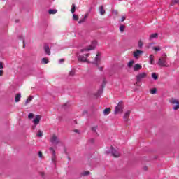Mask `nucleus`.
<instances>
[{
    "label": "nucleus",
    "instance_id": "obj_1",
    "mask_svg": "<svg viewBox=\"0 0 179 179\" xmlns=\"http://www.w3.org/2000/svg\"><path fill=\"white\" fill-rule=\"evenodd\" d=\"M124 113V103L122 101H120L117 103V106H115L114 114L117 115V114H122Z\"/></svg>",
    "mask_w": 179,
    "mask_h": 179
},
{
    "label": "nucleus",
    "instance_id": "obj_2",
    "mask_svg": "<svg viewBox=\"0 0 179 179\" xmlns=\"http://www.w3.org/2000/svg\"><path fill=\"white\" fill-rule=\"evenodd\" d=\"M166 58H167L166 55L159 58V59L158 61V65H159V66H163V67L169 66V65H167V59H166Z\"/></svg>",
    "mask_w": 179,
    "mask_h": 179
},
{
    "label": "nucleus",
    "instance_id": "obj_3",
    "mask_svg": "<svg viewBox=\"0 0 179 179\" xmlns=\"http://www.w3.org/2000/svg\"><path fill=\"white\" fill-rule=\"evenodd\" d=\"M148 78V73L143 72L137 74L136 76V82H142L143 79H146Z\"/></svg>",
    "mask_w": 179,
    "mask_h": 179
},
{
    "label": "nucleus",
    "instance_id": "obj_4",
    "mask_svg": "<svg viewBox=\"0 0 179 179\" xmlns=\"http://www.w3.org/2000/svg\"><path fill=\"white\" fill-rule=\"evenodd\" d=\"M50 142L53 145H59V143H61V141L58 138V136L56 134H53L50 137Z\"/></svg>",
    "mask_w": 179,
    "mask_h": 179
},
{
    "label": "nucleus",
    "instance_id": "obj_5",
    "mask_svg": "<svg viewBox=\"0 0 179 179\" xmlns=\"http://www.w3.org/2000/svg\"><path fill=\"white\" fill-rule=\"evenodd\" d=\"M106 153H111L113 157H120L121 156V154L120 153V152L115 150L113 146L110 147V151L106 152Z\"/></svg>",
    "mask_w": 179,
    "mask_h": 179
},
{
    "label": "nucleus",
    "instance_id": "obj_6",
    "mask_svg": "<svg viewBox=\"0 0 179 179\" xmlns=\"http://www.w3.org/2000/svg\"><path fill=\"white\" fill-rule=\"evenodd\" d=\"M169 102L171 104H176V106L173 107V110H175V111L179 109V101L178 99L172 98L169 100Z\"/></svg>",
    "mask_w": 179,
    "mask_h": 179
},
{
    "label": "nucleus",
    "instance_id": "obj_7",
    "mask_svg": "<svg viewBox=\"0 0 179 179\" xmlns=\"http://www.w3.org/2000/svg\"><path fill=\"white\" fill-rule=\"evenodd\" d=\"M143 54V51L140 50H136V51L133 52V56L136 59H139L140 57Z\"/></svg>",
    "mask_w": 179,
    "mask_h": 179
},
{
    "label": "nucleus",
    "instance_id": "obj_8",
    "mask_svg": "<svg viewBox=\"0 0 179 179\" xmlns=\"http://www.w3.org/2000/svg\"><path fill=\"white\" fill-rule=\"evenodd\" d=\"M89 55H90V54H85L83 55H80L78 57V61H81L82 62H87V57H89Z\"/></svg>",
    "mask_w": 179,
    "mask_h": 179
},
{
    "label": "nucleus",
    "instance_id": "obj_9",
    "mask_svg": "<svg viewBox=\"0 0 179 179\" xmlns=\"http://www.w3.org/2000/svg\"><path fill=\"white\" fill-rule=\"evenodd\" d=\"M129 115H131V110H127L125 112L124 115L123 117L124 121L125 122H128L129 119Z\"/></svg>",
    "mask_w": 179,
    "mask_h": 179
},
{
    "label": "nucleus",
    "instance_id": "obj_10",
    "mask_svg": "<svg viewBox=\"0 0 179 179\" xmlns=\"http://www.w3.org/2000/svg\"><path fill=\"white\" fill-rule=\"evenodd\" d=\"M41 120V116L40 115H38L34 119L33 122H34V124H35V125H38V124H40Z\"/></svg>",
    "mask_w": 179,
    "mask_h": 179
},
{
    "label": "nucleus",
    "instance_id": "obj_11",
    "mask_svg": "<svg viewBox=\"0 0 179 179\" xmlns=\"http://www.w3.org/2000/svg\"><path fill=\"white\" fill-rule=\"evenodd\" d=\"M96 46L94 45H91L84 49H82L80 51L81 52H84V51H90L91 50H94Z\"/></svg>",
    "mask_w": 179,
    "mask_h": 179
},
{
    "label": "nucleus",
    "instance_id": "obj_12",
    "mask_svg": "<svg viewBox=\"0 0 179 179\" xmlns=\"http://www.w3.org/2000/svg\"><path fill=\"white\" fill-rule=\"evenodd\" d=\"M44 51L47 55H51V50H50V46H48V45H45Z\"/></svg>",
    "mask_w": 179,
    "mask_h": 179
},
{
    "label": "nucleus",
    "instance_id": "obj_13",
    "mask_svg": "<svg viewBox=\"0 0 179 179\" xmlns=\"http://www.w3.org/2000/svg\"><path fill=\"white\" fill-rule=\"evenodd\" d=\"M142 69V65L139 64H136L134 66V72H138V71H141Z\"/></svg>",
    "mask_w": 179,
    "mask_h": 179
},
{
    "label": "nucleus",
    "instance_id": "obj_14",
    "mask_svg": "<svg viewBox=\"0 0 179 179\" xmlns=\"http://www.w3.org/2000/svg\"><path fill=\"white\" fill-rule=\"evenodd\" d=\"M20 99H22V94H17L15 95V103H19V101H20Z\"/></svg>",
    "mask_w": 179,
    "mask_h": 179
},
{
    "label": "nucleus",
    "instance_id": "obj_15",
    "mask_svg": "<svg viewBox=\"0 0 179 179\" xmlns=\"http://www.w3.org/2000/svg\"><path fill=\"white\" fill-rule=\"evenodd\" d=\"M100 53L99 52H98L97 54H96V57H95V62H96V65H99V62H100Z\"/></svg>",
    "mask_w": 179,
    "mask_h": 179
},
{
    "label": "nucleus",
    "instance_id": "obj_16",
    "mask_svg": "<svg viewBox=\"0 0 179 179\" xmlns=\"http://www.w3.org/2000/svg\"><path fill=\"white\" fill-rule=\"evenodd\" d=\"M99 13H100V15H105L106 14V10H104V6H100Z\"/></svg>",
    "mask_w": 179,
    "mask_h": 179
},
{
    "label": "nucleus",
    "instance_id": "obj_17",
    "mask_svg": "<svg viewBox=\"0 0 179 179\" xmlns=\"http://www.w3.org/2000/svg\"><path fill=\"white\" fill-rule=\"evenodd\" d=\"M110 113H111V108H107L103 110V114L105 115H108V114H110Z\"/></svg>",
    "mask_w": 179,
    "mask_h": 179
},
{
    "label": "nucleus",
    "instance_id": "obj_18",
    "mask_svg": "<svg viewBox=\"0 0 179 179\" xmlns=\"http://www.w3.org/2000/svg\"><path fill=\"white\" fill-rule=\"evenodd\" d=\"M154 58H155V56H153V55H150L149 56L150 64L151 65H153Z\"/></svg>",
    "mask_w": 179,
    "mask_h": 179
},
{
    "label": "nucleus",
    "instance_id": "obj_19",
    "mask_svg": "<svg viewBox=\"0 0 179 179\" xmlns=\"http://www.w3.org/2000/svg\"><path fill=\"white\" fill-rule=\"evenodd\" d=\"M158 34L157 33L152 34L150 36V40H152V38H157Z\"/></svg>",
    "mask_w": 179,
    "mask_h": 179
},
{
    "label": "nucleus",
    "instance_id": "obj_20",
    "mask_svg": "<svg viewBox=\"0 0 179 179\" xmlns=\"http://www.w3.org/2000/svg\"><path fill=\"white\" fill-rule=\"evenodd\" d=\"M42 64H48L50 62V60H48L46 57H43L41 59Z\"/></svg>",
    "mask_w": 179,
    "mask_h": 179
},
{
    "label": "nucleus",
    "instance_id": "obj_21",
    "mask_svg": "<svg viewBox=\"0 0 179 179\" xmlns=\"http://www.w3.org/2000/svg\"><path fill=\"white\" fill-rule=\"evenodd\" d=\"M134 64H135V62L134 60L129 62L127 64L128 68H132V66H134Z\"/></svg>",
    "mask_w": 179,
    "mask_h": 179
},
{
    "label": "nucleus",
    "instance_id": "obj_22",
    "mask_svg": "<svg viewBox=\"0 0 179 179\" xmlns=\"http://www.w3.org/2000/svg\"><path fill=\"white\" fill-rule=\"evenodd\" d=\"M33 100V96H29L28 99L25 101V106H27L29 103H30Z\"/></svg>",
    "mask_w": 179,
    "mask_h": 179
},
{
    "label": "nucleus",
    "instance_id": "obj_23",
    "mask_svg": "<svg viewBox=\"0 0 179 179\" xmlns=\"http://www.w3.org/2000/svg\"><path fill=\"white\" fill-rule=\"evenodd\" d=\"M152 78L155 80H157V79H159V76H157V74H156V73H152Z\"/></svg>",
    "mask_w": 179,
    "mask_h": 179
},
{
    "label": "nucleus",
    "instance_id": "obj_24",
    "mask_svg": "<svg viewBox=\"0 0 179 179\" xmlns=\"http://www.w3.org/2000/svg\"><path fill=\"white\" fill-rule=\"evenodd\" d=\"M36 136L38 138H43V131L38 130V133L36 134Z\"/></svg>",
    "mask_w": 179,
    "mask_h": 179
},
{
    "label": "nucleus",
    "instance_id": "obj_25",
    "mask_svg": "<svg viewBox=\"0 0 179 179\" xmlns=\"http://www.w3.org/2000/svg\"><path fill=\"white\" fill-rule=\"evenodd\" d=\"M75 10H76V6L75 4H72V6H71V13H75Z\"/></svg>",
    "mask_w": 179,
    "mask_h": 179
},
{
    "label": "nucleus",
    "instance_id": "obj_26",
    "mask_svg": "<svg viewBox=\"0 0 179 179\" xmlns=\"http://www.w3.org/2000/svg\"><path fill=\"white\" fill-rule=\"evenodd\" d=\"M57 10H49L48 13L49 15H55L57 13Z\"/></svg>",
    "mask_w": 179,
    "mask_h": 179
},
{
    "label": "nucleus",
    "instance_id": "obj_27",
    "mask_svg": "<svg viewBox=\"0 0 179 179\" xmlns=\"http://www.w3.org/2000/svg\"><path fill=\"white\" fill-rule=\"evenodd\" d=\"M156 92H157V89H156V88H153V89L150 90L151 94H156Z\"/></svg>",
    "mask_w": 179,
    "mask_h": 179
},
{
    "label": "nucleus",
    "instance_id": "obj_28",
    "mask_svg": "<svg viewBox=\"0 0 179 179\" xmlns=\"http://www.w3.org/2000/svg\"><path fill=\"white\" fill-rule=\"evenodd\" d=\"M73 20H76V22H77V20H79V16L74 14L73 15Z\"/></svg>",
    "mask_w": 179,
    "mask_h": 179
},
{
    "label": "nucleus",
    "instance_id": "obj_29",
    "mask_svg": "<svg viewBox=\"0 0 179 179\" xmlns=\"http://www.w3.org/2000/svg\"><path fill=\"white\" fill-rule=\"evenodd\" d=\"M124 30H125V25H121L120 27V31L121 33H124Z\"/></svg>",
    "mask_w": 179,
    "mask_h": 179
},
{
    "label": "nucleus",
    "instance_id": "obj_30",
    "mask_svg": "<svg viewBox=\"0 0 179 179\" xmlns=\"http://www.w3.org/2000/svg\"><path fill=\"white\" fill-rule=\"evenodd\" d=\"M143 47V42L141 40L138 41V48H142Z\"/></svg>",
    "mask_w": 179,
    "mask_h": 179
},
{
    "label": "nucleus",
    "instance_id": "obj_31",
    "mask_svg": "<svg viewBox=\"0 0 179 179\" xmlns=\"http://www.w3.org/2000/svg\"><path fill=\"white\" fill-rule=\"evenodd\" d=\"M89 174H90V171H85L82 173V176H89Z\"/></svg>",
    "mask_w": 179,
    "mask_h": 179
},
{
    "label": "nucleus",
    "instance_id": "obj_32",
    "mask_svg": "<svg viewBox=\"0 0 179 179\" xmlns=\"http://www.w3.org/2000/svg\"><path fill=\"white\" fill-rule=\"evenodd\" d=\"M152 50H154V51H160V48H159V46H154L153 48H152Z\"/></svg>",
    "mask_w": 179,
    "mask_h": 179
},
{
    "label": "nucleus",
    "instance_id": "obj_33",
    "mask_svg": "<svg viewBox=\"0 0 179 179\" xmlns=\"http://www.w3.org/2000/svg\"><path fill=\"white\" fill-rule=\"evenodd\" d=\"M20 39L22 40V41H23V48H24L26 47V43H24V37L20 36Z\"/></svg>",
    "mask_w": 179,
    "mask_h": 179
},
{
    "label": "nucleus",
    "instance_id": "obj_34",
    "mask_svg": "<svg viewBox=\"0 0 179 179\" xmlns=\"http://www.w3.org/2000/svg\"><path fill=\"white\" fill-rule=\"evenodd\" d=\"M34 117V114H33V113H29L28 115L29 120L33 119Z\"/></svg>",
    "mask_w": 179,
    "mask_h": 179
},
{
    "label": "nucleus",
    "instance_id": "obj_35",
    "mask_svg": "<svg viewBox=\"0 0 179 179\" xmlns=\"http://www.w3.org/2000/svg\"><path fill=\"white\" fill-rule=\"evenodd\" d=\"M49 150H50V152H52V155H55V150H54V148L50 147L49 148Z\"/></svg>",
    "mask_w": 179,
    "mask_h": 179
},
{
    "label": "nucleus",
    "instance_id": "obj_36",
    "mask_svg": "<svg viewBox=\"0 0 179 179\" xmlns=\"http://www.w3.org/2000/svg\"><path fill=\"white\" fill-rule=\"evenodd\" d=\"M56 159L55 154H52V162H55Z\"/></svg>",
    "mask_w": 179,
    "mask_h": 179
},
{
    "label": "nucleus",
    "instance_id": "obj_37",
    "mask_svg": "<svg viewBox=\"0 0 179 179\" xmlns=\"http://www.w3.org/2000/svg\"><path fill=\"white\" fill-rule=\"evenodd\" d=\"M69 76H75V71H71L70 72H69Z\"/></svg>",
    "mask_w": 179,
    "mask_h": 179
},
{
    "label": "nucleus",
    "instance_id": "obj_38",
    "mask_svg": "<svg viewBox=\"0 0 179 179\" xmlns=\"http://www.w3.org/2000/svg\"><path fill=\"white\" fill-rule=\"evenodd\" d=\"M85 22H86V20L85 18H83L78 22V23L80 24L81 23H85Z\"/></svg>",
    "mask_w": 179,
    "mask_h": 179
},
{
    "label": "nucleus",
    "instance_id": "obj_39",
    "mask_svg": "<svg viewBox=\"0 0 179 179\" xmlns=\"http://www.w3.org/2000/svg\"><path fill=\"white\" fill-rule=\"evenodd\" d=\"M172 3H177L179 5V0H172Z\"/></svg>",
    "mask_w": 179,
    "mask_h": 179
},
{
    "label": "nucleus",
    "instance_id": "obj_40",
    "mask_svg": "<svg viewBox=\"0 0 179 179\" xmlns=\"http://www.w3.org/2000/svg\"><path fill=\"white\" fill-rule=\"evenodd\" d=\"M92 131H93V132H96V131H97V126L92 127Z\"/></svg>",
    "mask_w": 179,
    "mask_h": 179
},
{
    "label": "nucleus",
    "instance_id": "obj_41",
    "mask_svg": "<svg viewBox=\"0 0 179 179\" xmlns=\"http://www.w3.org/2000/svg\"><path fill=\"white\" fill-rule=\"evenodd\" d=\"M0 69H3V64L2 62H0Z\"/></svg>",
    "mask_w": 179,
    "mask_h": 179
},
{
    "label": "nucleus",
    "instance_id": "obj_42",
    "mask_svg": "<svg viewBox=\"0 0 179 179\" xmlns=\"http://www.w3.org/2000/svg\"><path fill=\"white\" fill-rule=\"evenodd\" d=\"M112 13L113 14V15H118V11H117V10H113V11H112Z\"/></svg>",
    "mask_w": 179,
    "mask_h": 179
},
{
    "label": "nucleus",
    "instance_id": "obj_43",
    "mask_svg": "<svg viewBox=\"0 0 179 179\" xmlns=\"http://www.w3.org/2000/svg\"><path fill=\"white\" fill-rule=\"evenodd\" d=\"M36 127H37V124H34V125L32 126L33 131H34V129H36Z\"/></svg>",
    "mask_w": 179,
    "mask_h": 179
},
{
    "label": "nucleus",
    "instance_id": "obj_44",
    "mask_svg": "<svg viewBox=\"0 0 179 179\" xmlns=\"http://www.w3.org/2000/svg\"><path fill=\"white\" fill-rule=\"evenodd\" d=\"M38 156L39 157H43V152H41V151L38 152Z\"/></svg>",
    "mask_w": 179,
    "mask_h": 179
},
{
    "label": "nucleus",
    "instance_id": "obj_45",
    "mask_svg": "<svg viewBox=\"0 0 179 179\" xmlns=\"http://www.w3.org/2000/svg\"><path fill=\"white\" fill-rule=\"evenodd\" d=\"M0 76H3V70H0Z\"/></svg>",
    "mask_w": 179,
    "mask_h": 179
},
{
    "label": "nucleus",
    "instance_id": "obj_46",
    "mask_svg": "<svg viewBox=\"0 0 179 179\" xmlns=\"http://www.w3.org/2000/svg\"><path fill=\"white\" fill-rule=\"evenodd\" d=\"M88 16H89V14H85L83 18L86 20V19H87Z\"/></svg>",
    "mask_w": 179,
    "mask_h": 179
},
{
    "label": "nucleus",
    "instance_id": "obj_47",
    "mask_svg": "<svg viewBox=\"0 0 179 179\" xmlns=\"http://www.w3.org/2000/svg\"><path fill=\"white\" fill-rule=\"evenodd\" d=\"M125 19H126L125 16H122L121 18V22H124Z\"/></svg>",
    "mask_w": 179,
    "mask_h": 179
},
{
    "label": "nucleus",
    "instance_id": "obj_48",
    "mask_svg": "<svg viewBox=\"0 0 179 179\" xmlns=\"http://www.w3.org/2000/svg\"><path fill=\"white\" fill-rule=\"evenodd\" d=\"M98 93H99V94H101L103 93V89L99 90L98 91Z\"/></svg>",
    "mask_w": 179,
    "mask_h": 179
},
{
    "label": "nucleus",
    "instance_id": "obj_49",
    "mask_svg": "<svg viewBox=\"0 0 179 179\" xmlns=\"http://www.w3.org/2000/svg\"><path fill=\"white\" fill-rule=\"evenodd\" d=\"M74 132H76V133H79V130L75 129V130H74Z\"/></svg>",
    "mask_w": 179,
    "mask_h": 179
},
{
    "label": "nucleus",
    "instance_id": "obj_50",
    "mask_svg": "<svg viewBox=\"0 0 179 179\" xmlns=\"http://www.w3.org/2000/svg\"><path fill=\"white\" fill-rule=\"evenodd\" d=\"M138 83H141V82L136 81V83H135V85H138Z\"/></svg>",
    "mask_w": 179,
    "mask_h": 179
},
{
    "label": "nucleus",
    "instance_id": "obj_51",
    "mask_svg": "<svg viewBox=\"0 0 179 179\" xmlns=\"http://www.w3.org/2000/svg\"><path fill=\"white\" fill-rule=\"evenodd\" d=\"M61 62H64V59H60Z\"/></svg>",
    "mask_w": 179,
    "mask_h": 179
},
{
    "label": "nucleus",
    "instance_id": "obj_52",
    "mask_svg": "<svg viewBox=\"0 0 179 179\" xmlns=\"http://www.w3.org/2000/svg\"><path fill=\"white\" fill-rule=\"evenodd\" d=\"M96 41H94V42H93V44H96Z\"/></svg>",
    "mask_w": 179,
    "mask_h": 179
},
{
    "label": "nucleus",
    "instance_id": "obj_53",
    "mask_svg": "<svg viewBox=\"0 0 179 179\" xmlns=\"http://www.w3.org/2000/svg\"><path fill=\"white\" fill-rule=\"evenodd\" d=\"M103 69V68H100V71H101Z\"/></svg>",
    "mask_w": 179,
    "mask_h": 179
},
{
    "label": "nucleus",
    "instance_id": "obj_54",
    "mask_svg": "<svg viewBox=\"0 0 179 179\" xmlns=\"http://www.w3.org/2000/svg\"><path fill=\"white\" fill-rule=\"evenodd\" d=\"M3 1H6V0H3Z\"/></svg>",
    "mask_w": 179,
    "mask_h": 179
}]
</instances>
